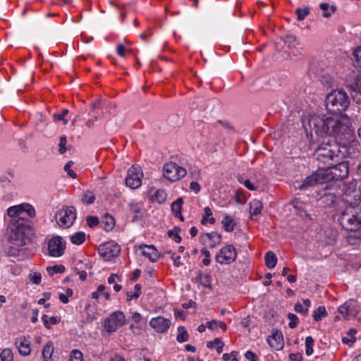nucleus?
Listing matches in <instances>:
<instances>
[{
    "instance_id": "ddd939ff",
    "label": "nucleus",
    "mask_w": 361,
    "mask_h": 361,
    "mask_svg": "<svg viewBox=\"0 0 361 361\" xmlns=\"http://www.w3.org/2000/svg\"><path fill=\"white\" fill-rule=\"evenodd\" d=\"M8 216L12 219L23 218L20 216L23 213H26L30 217L35 216V208L30 204L22 203L20 204L10 207L6 210Z\"/></svg>"
},
{
    "instance_id": "79ce46f5",
    "label": "nucleus",
    "mask_w": 361,
    "mask_h": 361,
    "mask_svg": "<svg viewBox=\"0 0 361 361\" xmlns=\"http://www.w3.org/2000/svg\"><path fill=\"white\" fill-rule=\"evenodd\" d=\"M47 271L49 275L53 276L57 273H63L65 271V267L63 265H54L52 267H48Z\"/></svg>"
},
{
    "instance_id": "4d7b16f0",
    "label": "nucleus",
    "mask_w": 361,
    "mask_h": 361,
    "mask_svg": "<svg viewBox=\"0 0 361 361\" xmlns=\"http://www.w3.org/2000/svg\"><path fill=\"white\" fill-rule=\"evenodd\" d=\"M169 254L171 255V258L173 260V265L175 267H179L183 265L180 256H176L171 251H169Z\"/></svg>"
},
{
    "instance_id": "f8f14e48",
    "label": "nucleus",
    "mask_w": 361,
    "mask_h": 361,
    "mask_svg": "<svg viewBox=\"0 0 361 361\" xmlns=\"http://www.w3.org/2000/svg\"><path fill=\"white\" fill-rule=\"evenodd\" d=\"M66 247V241L59 235L51 237L47 243L48 255L52 257H61Z\"/></svg>"
},
{
    "instance_id": "0eeeda50",
    "label": "nucleus",
    "mask_w": 361,
    "mask_h": 361,
    "mask_svg": "<svg viewBox=\"0 0 361 361\" xmlns=\"http://www.w3.org/2000/svg\"><path fill=\"white\" fill-rule=\"evenodd\" d=\"M330 166L323 169L326 181L333 179L338 180L345 178L348 174V166L346 162L342 160L339 162L329 164Z\"/></svg>"
},
{
    "instance_id": "39448f33",
    "label": "nucleus",
    "mask_w": 361,
    "mask_h": 361,
    "mask_svg": "<svg viewBox=\"0 0 361 361\" xmlns=\"http://www.w3.org/2000/svg\"><path fill=\"white\" fill-rule=\"evenodd\" d=\"M350 104L347 93L342 90H336L329 93L325 99L326 110L334 114L345 111Z\"/></svg>"
},
{
    "instance_id": "864d4df0",
    "label": "nucleus",
    "mask_w": 361,
    "mask_h": 361,
    "mask_svg": "<svg viewBox=\"0 0 361 361\" xmlns=\"http://www.w3.org/2000/svg\"><path fill=\"white\" fill-rule=\"evenodd\" d=\"M73 165V162L72 161H68L64 166V170L67 172L68 175L75 178H76V173L71 169V167Z\"/></svg>"
},
{
    "instance_id": "09e8293b",
    "label": "nucleus",
    "mask_w": 361,
    "mask_h": 361,
    "mask_svg": "<svg viewBox=\"0 0 361 361\" xmlns=\"http://www.w3.org/2000/svg\"><path fill=\"white\" fill-rule=\"evenodd\" d=\"M288 318L290 320L288 326L290 329H295L297 326L298 322V317L293 313H288Z\"/></svg>"
},
{
    "instance_id": "5fc2aeb1",
    "label": "nucleus",
    "mask_w": 361,
    "mask_h": 361,
    "mask_svg": "<svg viewBox=\"0 0 361 361\" xmlns=\"http://www.w3.org/2000/svg\"><path fill=\"white\" fill-rule=\"evenodd\" d=\"M294 310L295 312L300 313L302 315H306L308 313V310L306 307H304V306L300 303L297 302L295 304Z\"/></svg>"
},
{
    "instance_id": "e2e57ef3",
    "label": "nucleus",
    "mask_w": 361,
    "mask_h": 361,
    "mask_svg": "<svg viewBox=\"0 0 361 361\" xmlns=\"http://www.w3.org/2000/svg\"><path fill=\"white\" fill-rule=\"evenodd\" d=\"M53 119L55 122L62 121L63 125H66L68 123V120L60 113L54 114L53 115Z\"/></svg>"
},
{
    "instance_id": "6ab92c4d",
    "label": "nucleus",
    "mask_w": 361,
    "mask_h": 361,
    "mask_svg": "<svg viewBox=\"0 0 361 361\" xmlns=\"http://www.w3.org/2000/svg\"><path fill=\"white\" fill-rule=\"evenodd\" d=\"M291 204L297 214L302 217L309 216L307 209L310 207V204L307 202L302 200L301 198H295L292 201Z\"/></svg>"
},
{
    "instance_id": "f704fd0d",
    "label": "nucleus",
    "mask_w": 361,
    "mask_h": 361,
    "mask_svg": "<svg viewBox=\"0 0 361 361\" xmlns=\"http://www.w3.org/2000/svg\"><path fill=\"white\" fill-rule=\"evenodd\" d=\"M207 327L210 330H215L217 328L226 330V324L223 322L213 319L207 322Z\"/></svg>"
},
{
    "instance_id": "b1692460",
    "label": "nucleus",
    "mask_w": 361,
    "mask_h": 361,
    "mask_svg": "<svg viewBox=\"0 0 361 361\" xmlns=\"http://www.w3.org/2000/svg\"><path fill=\"white\" fill-rule=\"evenodd\" d=\"M150 199L152 202H157L159 204L164 203L166 200V193L164 190H157L153 192V190H150Z\"/></svg>"
},
{
    "instance_id": "ea45409f",
    "label": "nucleus",
    "mask_w": 361,
    "mask_h": 361,
    "mask_svg": "<svg viewBox=\"0 0 361 361\" xmlns=\"http://www.w3.org/2000/svg\"><path fill=\"white\" fill-rule=\"evenodd\" d=\"M0 361H13V355L9 348L4 349L0 353Z\"/></svg>"
},
{
    "instance_id": "338daca9",
    "label": "nucleus",
    "mask_w": 361,
    "mask_h": 361,
    "mask_svg": "<svg viewBox=\"0 0 361 361\" xmlns=\"http://www.w3.org/2000/svg\"><path fill=\"white\" fill-rule=\"evenodd\" d=\"M245 357L250 361H257V360L256 355L251 350H247L245 353Z\"/></svg>"
},
{
    "instance_id": "603ef678",
    "label": "nucleus",
    "mask_w": 361,
    "mask_h": 361,
    "mask_svg": "<svg viewBox=\"0 0 361 361\" xmlns=\"http://www.w3.org/2000/svg\"><path fill=\"white\" fill-rule=\"evenodd\" d=\"M66 143H67L66 137L64 135L61 136L60 137V142H59V152L61 154H63L66 152Z\"/></svg>"
},
{
    "instance_id": "423d86ee",
    "label": "nucleus",
    "mask_w": 361,
    "mask_h": 361,
    "mask_svg": "<svg viewBox=\"0 0 361 361\" xmlns=\"http://www.w3.org/2000/svg\"><path fill=\"white\" fill-rule=\"evenodd\" d=\"M341 226L346 231H355L361 226V209L359 207H346L338 218Z\"/></svg>"
},
{
    "instance_id": "4be33fe9",
    "label": "nucleus",
    "mask_w": 361,
    "mask_h": 361,
    "mask_svg": "<svg viewBox=\"0 0 361 361\" xmlns=\"http://www.w3.org/2000/svg\"><path fill=\"white\" fill-rule=\"evenodd\" d=\"M338 311L345 319H350L351 317L355 316V312L353 302L350 300L345 302L338 307Z\"/></svg>"
},
{
    "instance_id": "6e6552de",
    "label": "nucleus",
    "mask_w": 361,
    "mask_h": 361,
    "mask_svg": "<svg viewBox=\"0 0 361 361\" xmlns=\"http://www.w3.org/2000/svg\"><path fill=\"white\" fill-rule=\"evenodd\" d=\"M238 257L235 247L231 244L222 247L215 255V261L221 265H229L234 262Z\"/></svg>"
},
{
    "instance_id": "0e129e2a",
    "label": "nucleus",
    "mask_w": 361,
    "mask_h": 361,
    "mask_svg": "<svg viewBox=\"0 0 361 361\" xmlns=\"http://www.w3.org/2000/svg\"><path fill=\"white\" fill-rule=\"evenodd\" d=\"M105 289V286L104 285H99L97 287V291H94L92 293V297L94 299H97L99 297V294L103 292Z\"/></svg>"
},
{
    "instance_id": "20e7f679",
    "label": "nucleus",
    "mask_w": 361,
    "mask_h": 361,
    "mask_svg": "<svg viewBox=\"0 0 361 361\" xmlns=\"http://www.w3.org/2000/svg\"><path fill=\"white\" fill-rule=\"evenodd\" d=\"M314 155L319 161L329 165L343 160L348 155V151L345 145L328 138L318 145Z\"/></svg>"
},
{
    "instance_id": "37998d69",
    "label": "nucleus",
    "mask_w": 361,
    "mask_h": 361,
    "mask_svg": "<svg viewBox=\"0 0 361 361\" xmlns=\"http://www.w3.org/2000/svg\"><path fill=\"white\" fill-rule=\"evenodd\" d=\"M134 293H128L127 294V300L128 301H130L133 299H137L140 293H141V285L140 284H136L135 286H134Z\"/></svg>"
},
{
    "instance_id": "a19ab883",
    "label": "nucleus",
    "mask_w": 361,
    "mask_h": 361,
    "mask_svg": "<svg viewBox=\"0 0 361 361\" xmlns=\"http://www.w3.org/2000/svg\"><path fill=\"white\" fill-rule=\"evenodd\" d=\"M295 13L297 15L298 20H303L305 18L310 14V8L308 7L303 8H298L295 11Z\"/></svg>"
},
{
    "instance_id": "c85d7f7f",
    "label": "nucleus",
    "mask_w": 361,
    "mask_h": 361,
    "mask_svg": "<svg viewBox=\"0 0 361 361\" xmlns=\"http://www.w3.org/2000/svg\"><path fill=\"white\" fill-rule=\"evenodd\" d=\"M183 201L181 197L178 198L176 201L173 202L171 204V210L173 213L178 216L181 221H183V217L181 215V209Z\"/></svg>"
},
{
    "instance_id": "2eb2a0df",
    "label": "nucleus",
    "mask_w": 361,
    "mask_h": 361,
    "mask_svg": "<svg viewBox=\"0 0 361 361\" xmlns=\"http://www.w3.org/2000/svg\"><path fill=\"white\" fill-rule=\"evenodd\" d=\"M143 173L138 166H132L128 171L126 184L132 189H137L142 185Z\"/></svg>"
},
{
    "instance_id": "7ed1b4c3",
    "label": "nucleus",
    "mask_w": 361,
    "mask_h": 361,
    "mask_svg": "<svg viewBox=\"0 0 361 361\" xmlns=\"http://www.w3.org/2000/svg\"><path fill=\"white\" fill-rule=\"evenodd\" d=\"M28 228V220L25 218L11 219L8 226V240L10 247L8 255L10 256L18 255V252L29 241L25 235Z\"/></svg>"
},
{
    "instance_id": "69168bd1",
    "label": "nucleus",
    "mask_w": 361,
    "mask_h": 361,
    "mask_svg": "<svg viewBox=\"0 0 361 361\" xmlns=\"http://www.w3.org/2000/svg\"><path fill=\"white\" fill-rule=\"evenodd\" d=\"M190 189L194 191L195 193H198L201 190V187L197 182L192 181L190 184Z\"/></svg>"
},
{
    "instance_id": "9b49d317",
    "label": "nucleus",
    "mask_w": 361,
    "mask_h": 361,
    "mask_svg": "<svg viewBox=\"0 0 361 361\" xmlns=\"http://www.w3.org/2000/svg\"><path fill=\"white\" fill-rule=\"evenodd\" d=\"M163 171L164 177L171 182L183 178L187 173L185 169L174 162L166 163L164 166Z\"/></svg>"
},
{
    "instance_id": "c756f323",
    "label": "nucleus",
    "mask_w": 361,
    "mask_h": 361,
    "mask_svg": "<svg viewBox=\"0 0 361 361\" xmlns=\"http://www.w3.org/2000/svg\"><path fill=\"white\" fill-rule=\"evenodd\" d=\"M264 260L266 266L269 269L274 268L277 262V258L276 257V255L271 251L266 253Z\"/></svg>"
},
{
    "instance_id": "bb28decb",
    "label": "nucleus",
    "mask_w": 361,
    "mask_h": 361,
    "mask_svg": "<svg viewBox=\"0 0 361 361\" xmlns=\"http://www.w3.org/2000/svg\"><path fill=\"white\" fill-rule=\"evenodd\" d=\"M53 353L54 343L51 341H48L42 351L43 361H53L51 358Z\"/></svg>"
},
{
    "instance_id": "7c9ffc66",
    "label": "nucleus",
    "mask_w": 361,
    "mask_h": 361,
    "mask_svg": "<svg viewBox=\"0 0 361 361\" xmlns=\"http://www.w3.org/2000/svg\"><path fill=\"white\" fill-rule=\"evenodd\" d=\"M222 224L226 231L231 232L234 230L235 222L233 218L226 214L222 220Z\"/></svg>"
},
{
    "instance_id": "f03ea898",
    "label": "nucleus",
    "mask_w": 361,
    "mask_h": 361,
    "mask_svg": "<svg viewBox=\"0 0 361 361\" xmlns=\"http://www.w3.org/2000/svg\"><path fill=\"white\" fill-rule=\"evenodd\" d=\"M341 198L347 207H358L361 202V182L353 181L348 183H333L328 184L324 189L322 202L331 204Z\"/></svg>"
},
{
    "instance_id": "a18cd8bd",
    "label": "nucleus",
    "mask_w": 361,
    "mask_h": 361,
    "mask_svg": "<svg viewBox=\"0 0 361 361\" xmlns=\"http://www.w3.org/2000/svg\"><path fill=\"white\" fill-rule=\"evenodd\" d=\"M69 361H83V355L78 350H73L70 354Z\"/></svg>"
},
{
    "instance_id": "2f4dec72",
    "label": "nucleus",
    "mask_w": 361,
    "mask_h": 361,
    "mask_svg": "<svg viewBox=\"0 0 361 361\" xmlns=\"http://www.w3.org/2000/svg\"><path fill=\"white\" fill-rule=\"evenodd\" d=\"M224 342L219 338H216L214 341H208L207 347L209 348H216L218 353H221L223 351Z\"/></svg>"
},
{
    "instance_id": "de8ad7c7",
    "label": "nucleus",
    "mask_w": 361,
    "mask_h": 361,
    "mask_svg": "<svg viewBox=\"0 0 361 361\" xmlns=\"http://www.w3.org/2000/svg\"><path fill=\"white\" fill-rule=\"evenodd\" d=\"M243 183L247 189L252 191L257 190L259 188V184L258 182L252 183L250 180L248 179L245 180Z\"/></svg>"
},
{
    "instance_id": "f257e3e1",
    "label": "nucleus",
    "mask_w": 361,
    "mask_h": 361,
    "mask_svg": "<svg viewBox=\"0 0 361 361\" xmlns=\"http://www.w3.org/2000/svg\"><path fill=\"white\" fill-rule=\"evenodd\" d=\"M302 123L307 133L310 131V139L313 142H315L313 133L318 137L329 135L348 141L354 131L351 120L346 114L340 117L310 115Z\"/></svg>"
},
{
    "instance_id": "774afa93",
    "label": "nucleus",
    "mask_w": 361,
    "mask_h": 361,
    "mask_svg": "<svg viewBox=\"0 0 361 361\" xmlns=\"http://www.w3.org/2000/svg\"><path fill=\"white\" fill-rule=\"evenodd\" d=\"M289 357L292 361H302V355L300 353H290L289 355Z\"/></svg>"
},
{
    "instance_id": "8fccbe9b",
    "label": "nucleus",
    "mask_w": 361,
    "mask_h": 361,
    "mask_svg": "<svg viewBox=\"0 0 361 361\" xmlns=\"http://www.w3.org/2000/svg\"><path fill=\"white\" fill-rule=\"evenodd\" d=\"M90 305H87L86 307V311H87V317L85 319V322L86 323H90L94 319H96L97 316L96 313L94 311H91L90 309Z\"/></svg>"
},
{
    "instance_id": "58836bf2",
    "label": "nucleus",
    "mask_w": 361,
    "mask_h": 361,
    "mask_svg": "<svg viewBox=\"0 0 361 361\" xmlns=\"http://www.w3.org/2000/svg\"><path fill=\"white\" fill-rule=\"evenodd\" d=\"M314 340L312 336H307L305 338V353L307 356L313 353V345Z\"/></svg>"
},
{
    "instance_id": "5701e85b",
    "label": "nucleus",
    "mask_w": 361,
    "mask_h": 361,
    "mask_svg": "<svg viewBox=\"0 0 361 361\" xmlns=\"http://www.w3.org/2000/svg\"><path fill=\"white\" fill-rule=\"evenodd\" d=\"M16 347L20 354L22 355H28L31 352L30 342L25 338H19L16 341Z\"/></svg>"
},
{
    "instance_id": "f3484780",
    "label": "nucleus",
    "mask_w": 361,
    "mask_h": 361,
    "mask_svg": "<svg viewBox=\"0 0 361 361\" xmlns=\"http://www.w3.org/2000/svg\"><path fill=\"white\" fill-rule=\"evenodd\" d=\"M149 324L157 333L164 334L167 332L170 328L171 322L169 319L158 316L152 318Z\"/></svg>"
},
{
    "instance_id": "72a5a7b5",
    "label": "nucleus",
    "mask_w": 361,
    "mask_h": 361,
    "mask_svg": "<svg viewBox=\"0 0 361 361\" xmlns=\"http://www.w3.org/2000/svg\"><path fill=\"white\" fill-rule=\"evenodd\" d=\"M85 240V233L82 231L77 232L71 236V241L75 245H81Z\"/></svg>"
},
{
    "instance_id": "3c124183",
    "label": "nucleus",
    "mask_w": 361,
    "mask_h": 361,
    "mask_svg": "<svg viewBox=\"0 0 361 361\" xmlns=\"http://www.w3.org/2000/svg\"><path fill=\"white\" fill-rule=\"evenodd\" d=\"M179 229L170 230L168 232L169 236L172 238L176 243H180L181 237L178 234Z\"/></svg>"
},
{
    "instance_id": "bf43d9fd",
    "label": "nucleus",
    "mask_w": 361,
    "mask_h": 361,
    "mask_svg": "<svg viewBox=\"0 0 361 361\" xmlns=\"http://www.w3.org/2000/svg\"><path fill=\"white\" fill-rule=\"evenodd\" d=\"M41 274L38 272H34L32 274H30V281L34 284H39L41 283Z\"/></svg>"
},
{
    "instance_id": "aec40b11",
    "label": "nucleus",
    "mask_w": 361,
    "mask_h": 361,
    "mask_svg": "<svg viewBox=\"0 0 361 361\" xmlns=\"http://www.w3.org/2000/svg\"><path fill=\"white\" fill-rule=\"evenodd\" d=\"M267 342L269 345L279 350L283 348V337L281 332L276 331L272 332L271 335L267 338Z\"/></svg>"
},
{
    "instance_id": "49530a36",
    "label": "nucleus",
    "mask_w": 361,
    "mask_h": 361,
    "mask_svg": "<svg viewBox=\"0 0 361 361\" xmlns=\"http://www.w3.org/2000/svg\"><path fill=\"white\" fill-rule=\"evenodd\" d=\"M81 200L84 203L92 204L95 200V197L91 191L87 190L84 193Z\"/></svg>"
},
{
    "instance_id": "c03bdc74",
    "label": "nucleus",
    "mask_w": 361,
    "mask_h": 361,
    "mask_svg": "<svg viewBox=\"0 0 361 361\" xmlns=\"http://www.w3.org/2000/svg\"><path fill=\"white\" fill-rule=\"evenodd\" d=\"M355 66L361 69V47H357L353 52Z\"/></svg>"
},
{
    "instance_id": "e433bc0d",
    "label": "nucleus",
    "mask_w": 361,
    "mask_h": 361,
    "mask_svg": "<svg viewBox=\"0 0 361 361\" xmlns=\"http://www.w3.org/2000/svg\"><path fill=\"white\" fill-rule=\"evenodd\" d=\"M326 315L327 313L324 306H319L315 311H314L312 314L314 319L317 322L321 321Z\"/></svg>"
},
{
    "instance_id": "dca6fc26",
    "label": "nucleus",
    "mask_w": 361,
    "mask_h": 361,
    "mask_svg": "<svg viewBox=\"0 0 361 361\" xmlns=\"http://www.w3.org/2000/svg\"><path fill=\"white\" fill-rule=\"evenodd\" d=\"M325 176L323 169H318L310 176L306 177L302 183L299 186V189L306 190L317 184H323L327 182Z\"/></svg>"
},
{
    "instance_id": "4468645a",
    "label": "nucleus",
    "mask_w": 361,
    "mask_h": 361,
    "mask_svg": "<svg viewBox=\"0 0 361 361\" xmlns=\"http://www.w3.org/2000/svg\"><path fill=\"white\" fill-rule=\"evenodd\" d=\"M120 251V246L114 241L106 242L98 248L99 255L106 261L118 257Z\"/></svg>"
},
{
    "instance_id": "4c0bfd02",
    "label": "nucleus",
    "mask_w": 361,
    "mask_h": 361,
    "mask_svg": "<svg viewBox=\"0 0 361 361\" xmlns=\"http://www.w3.org/2000/svg\"><path fill=\"white\" fill-rule=\"evenodd\" d=\"M357 333V330L355 329H350L348 332V336H345L342 338V341L345 344L351 345L356 341L355 334Z\"/></svg>"
},
{
    "instance_id": "393cba45",
    "label": "nucleus",
    "mask_w": 361,
    "mask_h": 361,
    "mask_svg": "<svg viewBox=\"0 0 361 361\" xmlns=\"http://www.w3.org/2000/svg\"><path fill=\"white\" fill-rule=\"evenodd\" d=\"M101 224H102V227L106 231H109L114 228V227L115 226V221H114V217L111 215L106 213L102 217Z\"/></svg>"
},
{
    "instance_id": "1a4fd4ad",
    "label": "nucleus",
    "mask_w": 361,
    "mask_h": 361,
    "mask_svg": "<svg viewBox=\"0 0 361 361\" xmlns=\"http://www.w3.org/2000/svg\"><path fill=\"white\" fill-rule=\"evenodd\" d=\"M55 218L60 227L69 228L76 219L75 209L72 206L63 207L55 214Z\"/></svg>"
},
{
    "instance_id": "c9c22d12",
    "label": "nucleus",
    "mask_w": 361,
    "mask_h": 361,
    "mask_svg": "<svg viewBox=\"0 0 361 361\" xmlns=\"http://www.w3.org/2000/svg\"><path fill=\"white\" fill-rule=\"evenodd\" d=\"M42 319L47 329H49L51 325L57 324L60 322V318L58 317H48L47 315H43Z\"/></svg>"
},
{
    "instance_id": "473e14b6",
    "label": "nucleus",
    "mask_w": 361,
    "mask_h": 361,
    "mask_svg": "<svg viewBox=\"0 0 361 361\" xmlns=\"http://www.w3.org/2000/svg\"><path fill=\"white\" fill-rule=\"evenodd\" d=\"M189 335L185 329V328L183 326H180L178 327V334L176 336V340L179 343H183L188 341Z\"/></svg>"
},
{
    "instance_id": "6e6d98bb",
    "label": "nucleus",
    "mask_w": 361,
    "mask_h": 361,
    "mask_svg": "<svg viewBox=\"0 0 361 361\" xmlns=\"http://www.w3.org/2000/svg\"><path fill=\"white\" fill-rule=\"evenodd\" d=\"M130 210L131 212L135 214V216L137 218L142 216V209L141 207L136 203L130 204Z\"/></svg>"
},
{
    "instance_id": "9d476101",
    "label": "nucleus",
    "mask_w": 361,
    "mask_h": 361,
    "mask_svg": "<svg viewBox=\"0 0 361 361\" xmlns=\"http://www.w3.org/2000/svg\"><path fill=\"white\" fill-rule=\"evenodd\" d=\"M126 322V318L124 313L121 311H116L104 319L103 326L107 333L111 334L121 327Z\"/></svg>"
},
{
    "instance_id": "680f3d73",
    "label": "nucleus",
    "mask_w": 361,
    "mask_h": 361,
    "mask_svg": "<svg viewBox=\"0 0 361 361\" xmlns=\"http://www.w3.org/2000/svg\"><path fill=\"white\" fill-rule=\"evenodd\" d=\"M319 7L320 8L324 11L322 16L324 18H329L331 15V13H329L327 11L329 7V5L326 3H322L320 4L319 5Z\"/></svg>"
},
{
    "instance_id": "cd10ccee",
    "label": "nucleus",
    "mask_w": 361,
    "mask_h": 361,
    "mask_svg": "<svg viewBox=\"0 0 361 361\" xmlns=\"http://www.w3.org/2000/svg\"><path fill=\"white\" fill-rule=\"evenodd\" d=\"M201 222L203 225L207 224H214L215 223V219L212 216V212L209 207H204Z\"/></svg>"
},
{
    "instance_id": "412c9836",
    "label": "nucleus",
    "mask_w": 361,
    "mask_h": 361,
    "mask_svg": "<svg viewBox=\"0 0 361 361\" xmlns=\"http://www.w3.org/2000/svg\"><path fill=\"white\" fill-rule=\"evenodd\" d=\"M139 250H140L142 254L151 262H157L159 258V252L154 245L142 244L139 246Z\"/></svg>"
},
{
    "instance_id": "a211bd4d",
    "label": "nucleus",
    "mask_w": 361,
    "mask_h": 361,
    "mask_svg": "<svg viewBox=\"0 0 361 361\" xmlns=\"http://www.w3.org/2000/svg\"><path fill=\"white\" fill-rule=\"evenodd\" d=\"M200 240L202 243L212 249L221 243V236L216 232L206 233L200 235Z\"/></svg>"
},
{
    "instance_id": "13d9d810",
    "label": "nucleus",
    "mask_w": 361,
    "mask_h": 361,
    "mask_svg": "<svg viewBox=\"0 0 361 361\" xmlns=\"http://www.w3.org/2000/svg\"><path fill=\"white\" fill-rule=\"evenodd\" d=\"M86 221L90 227H94L99 224V219L96 216H89L86 218Z\"/></svg>"
},
{
    "instance_id": "052dcab7",
    "label": "nucleus",
    "mask_w": 361,
    "mask_h": 361,
    "mask_svg": "<svg viewBox=\"0 0 361 361\" xmlns=\"http://www.w3.org/2000/svg\"><path fill=\"white\" fill-rule=\"evenodd\" d=\"M130 319H131V321L135 324H140L142 320V315L137 312H133L131 313Z\"/></svg>"
},
{
    "instance_id": "a878e982",
    "label": "nucleus",
    "mask_w": 361,
    "mask_h": 361,
    "mask_svg": "<svg viewBox=\"0 0 361 361\" xmlns=\"http://www.w3.org/2000/svg\"><path fill=\"white\" fill-rule=\"evenodd\" d=\"M263 209V204L258 200H252L250 202V213L252 216L259 215Z\"/></svg>"
}]
</instances>
